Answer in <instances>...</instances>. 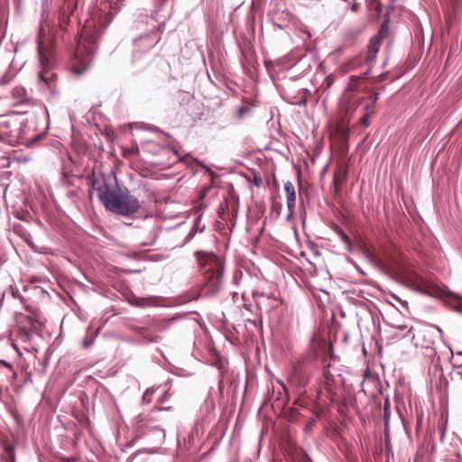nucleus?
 <instances>
[{"mask_svg": "<svg viewBox=\"0 0 462 462\" xmlns=\"http://www.w3.org/2000/svg\"><path fill=\"white\" fill-rule=\"evenodd\" d=\"M344 383L341 374L335 376L329 370L328 365L323 371V388L326 391L330 402H334L337 396V389L339 384Z\"/></svg>", "mask_w": 462, "mask_h": 462, "instance_id": "9", "label": "nucleus"}, {"mask_svg": "<svg viewBox=\"0 0 462 462\" xmlns=\"http://www.w3.org/2000/svg\"><path fill=\"white\" fill-rule=\"evenodd\" d=\"M238 211V199L231 197L226 199L223 204L220 205L218 208V215L222 220H226V212L232 213L234 217H236Z\"/></svg>", "mask_w": 462, "mask_h": 462, "instance_id": "11", "label": "nucleus"}, {"mask_svg": "<svg viewBox=\"0 0 462 462\" xmlns=\"http://www.w3.org/2000/svg\"><path fill=\"white\" fill-rule=\"evenodd\" d=\"M195 255L204 272L205 293L216 294L219 291L223 282L224 263L222 259L212 253L204 251H198Z\"/></svg>", "mask_w": 462, "mask_h": 462, "instance_id": "5", "label": "nucleus"}, {"mask_svg": "<svg viewBox=\"0 0 462 462\" xmlns=\"http://www.w3.org/2000/svg\"><path fill=\"white\" fill-rule=\"evenodd\" d=\"M284 190L286 193L287 207L289 210L288 219H291L294 214L296 204V192L292 182L287 181L284 184Z\"/></svg>", "mask_w": 462, "mask_h": 462, "instance_id": "13", "label": "nucleus"}, {"mask_svg": "<svg viewBox=\"0 0 462 462\" xmlns=\"http://www.w3.org/2000/svg\"><path fill=\"white\" fill-rule=\"evenodd\" d=\"M334 80L333 75H328L325 78L322 86L326 88H329L334 84Z\"/></svg>", "mask_w": 462, "mask_h": 462, "instance_id": "21", "label": "nucleus"}, {"mask_svg": "<svg viewBox=\"0 0 462 462\" xmlns=\"http://www.w3.org/2000/svg\"><path fill=\"white\" fill-rule=\"evenodd\" d=\"M100 37V29L90 24L84 26L81 35L78 40L77 49L74 54L72 70L82 74L91 64L93 55L97 48Z\"/></svg>", "mask_w": 462, "mask_h": 462, "instance_id": "4", "label": "nucleus"}, {"mask_svg": "<svg viewBox=\"0 0 462 462\" xmlns=\"http://www.w3.org/2000/svg\"><path fill=\"white\" fill-rule=\"evenodd\" d=\"M135 43H141V40L136 41Z\"/></svg>", "mask_w": 462, "mask_h": 462, "instance_id": "32", "label": "nucleus"}, {"mask_svg": "<svg viewBox=\"0 0 462 462\" xmlns=\"http://www.w3.org/2000/svg\"><path fill=\"white\" fill-rule=\"evenodd\" d=\"M389 35V25L388 23L385 21L382 23L379 32L376 35L372 37L371 39H377L379 42L382 43V41L385 38H387Z\"/></svg>", "mask_w": 462, "mask_h": 462, "instance_id": "17", "label": "nucleus"}, {"mask_svg": "<svg viewBox=\"0 0 462 462\" xmlns=\"http://www.w3.org/2000/svg\"><path fill=\"white\" fill-rule=\"evenodd\" d=\"M381 45L382 43L379 42L377 39L370 40L366 54L364 56L365 65L368 66V69L363 73V77H366L371 72L376 54L378 53Z\"/></svg>", "mask_w": 462, "mask_h": 462, "instance_id": "10", "label": "nucleus"}, {"mask_svg": "<svg viewBox=\"0 0 462 462\" xmlns=\"http://www.w3.org/2000/svg\"><path fill=\"white\" fill-rule=\"evenodd\" d=\"M151 153V159L146 161V164L149 163L160 170L170 168L180 161H185V156L174 148L161 147L157 152Z\"/></svg>", "mask_w": 462, "mask_h": 462, "instance_id": "6", "label": "nucleus"}, {"mask_svg": "<svg viewBox=\"0 0 462 462\" xmlns=\"http://www.w3.org/2000/svg\"><path fill=\"white\" fill-rule=\"evenodd\" d=\"M88 185L89 198L91 199L93 192L97 191L100 202L113 213L127 216L140 208L138 199L130 195L127 189L119 186L114 171L107 174L93 172L88 179Z\"/></svg>", "mask_w": 462, "mask_h": 462, "instance_id": "1", "label": "nucleus"}, {"mask_svg": "<svg viewBox=\"0 0 462 462\" xmlns=\"http://www.w3.org/2000/svg\"><path fill=\"white\" fill-rule=\"evenodd\" d=\"M9 462H14V457H11L10 461Z\"/></svg>", "mask_w": 462, "mask_h": 462, "instance_id": "31", "label": "nucleus"}, {"mask_svg": "<svg viewBox=\"0 0 462 462\" xmlns=\"http://www.w3.org/2000/svg\"><path fill=\"white\" fill-rule=\"evenodd\" d=\"M24 319L26 321V325L29 327V328H34L35 327V323H38V324H42L37 318H32V317H29V316H26L24 317Z\"/></svg>", "mask_w": 462, "mask_h": 462, "instance_id": "20", "label": "nucleus"}, {"mask_svg": "<svg viewBox=\"0 0 462 462\" xmlns=\"http://www.w3.org/2000/svg\"><path fill=\"white\" fill-rule=\"evenodd\" d=\"M367 255L382 265L401 273L404 282L411 288L426 291L429 282L417 273L406 269V261L401 251L392 243L382 244L378 248L367 250Z\"/></svg>", "mask_w": 462, "mask_h": 462, "instance_id": "2", "label": "nucleus"}, {"mask_svg": "<svg viewBox=\"0 0 462 462\" xmlns=\"http://www.w3.org/2000/svg\"><path fill=\"white\" fill-rule=\"evenodd\" d=\"M22 139V126L17 120L3 119L0 122V141L11 145L18 143Z\"/></svg>", "mask_w": 462, "mask_h": 462, "instance_id": "8", "label": "nucleus"}, {"mask_svg": "<svg viewBox=\"0 0 462 462\" xmlns=\"http://www.w3.org/2000/svg\"><path fill=\"white\" fill-rule=\"evenodd\" d=\"M363 77V74L361 76H351L349 78V82L347 84V87L346 88V92L344 94V97H342V109H345V113L347 114L349 109L347 107H345L344 102L345 101H350L353 97L350 92H355L359 88V80Z\"/></svg>", "mask_w": 462, "mask_h": 462, "instance_id": "14", "label": "nucleus"}, {"mask_svg": "<svg viewBox=\"0 0 462 462\" xmlns=\"http://www.w3.org/2000/svg\"><path fill=\"white\" fill-rule=\"evenodd\" d=\"M389 408H390L389 401L386 400L384 402V416H385V418L388 416Z\"/></svg>", "mask_w": 462, "mask_h": 462, "instance_id": "25", "label": "nucleus"}, {"mask_svg": "<svg viewBox=\"0 0 462 462\" xmlns=\"http://www.w3.org/2000/svg\"><path fill=\"white\" fill-rule=\"evenodd\" d=\"M365 64V62L364 60V55H358L352 58L347 62L344 63L341 66V69L343 70L344 73H348L352 70L361 68Z\"/></svg>", "mask_w": 462, "mask_h": 462, "instance_id": "15", "label": "nucleus"}, {"mask_svg": "<svg viewBox=\"0 0 462 462\" xmlns=\"http://www.w3.org/2000/svg\"><path fill=\"white\" fill-rule=\"evenodd\" d=\"M158 432H159V434H160V437H161L162 439H164V438H165V433H164V431H163L162 430H158Z\"/></svg>", "mask_w": 462, "mask_h": 462, "instance_id": "28", "label": "nucleus"}, {"mask_svg": "<svg viewBox=\"0 0 462 462\" xmlns=\"http://www.w3.org/2000/svg\"><path fill=\"white\" fill-rule=\"evenodd\" d=\"M13 160L16 161L17 162H23L26 163L30 161V157L24 154H14Z\"/></svg>", "mask_w": 462, "mask_h": 462, "instance_id": "19", "label": "nucleus"}, {"mask_svg": "<svg viewBox=\"0 0 462 462\" xmlns=\"http://www.w3.org/2000/svg\"><path fill=\"white\" fill-rule=\"evenodd\" d=\"M70 18L68 14H61L60 15V30L63 32V33H69V30Z\"/></svg>", "mask_w": 462, "mask_h": 462, "instance_id": "18", "label": "nucleus"}, {"mask_svg": "<svg viewBox=\"0 0 462 462\" xmlns=\"http://www.w3.org/2000/svg\"><path fill=\"white\" fill-rule=\"evenodd\" d=\"M410 333H412V342L416 347H420L430 351L429 356L435 354V339L437 332L430 326H421L418 328H411Z\"/></svg>", "mask_w": 462, "mask_h": 462, "instance_id": "7", "label": "nucleus"}, {"mask_svg": "<svg viewBox=\"0 0 462 462\" xmlns=\"http://www.w3.org/2000/svg\"><path fill=\"white\" fill-rule=\"evenodd\" d=\"M370 98H371V100H372V106L370 107L369 106H366V109H367V110L372 109V108L374 106V105H375L376 101H377V100H378V98H379V93H373V94L370 96Z\"/></svg>", "mask_w": 462, "mask_h": 462, "instance_id": "23", "label": "nucleus"}, {"mask_svg": "<svg viewBox=\"0 0 462 462\" xmlns=\"http://www.w3.org/2000/svg\"><path fill=\"white\" fill-rule=\"evenodd\" d=\"M347 176V168L346 166H340L334 173V188L335 192L338 193L340 190V187L346 181Z\"/></svg>", "mask_w": 462, "mask_h": 462, "instance_id": "16", "label": "nucleus"}, {"mask_svg": "<svg viewBox=\"0 0 462 462\" xmlns=\"http://www.w3.org/2000/svg\"><path fill=\"white\" fill-rule=\"evenodd\" d=\"M153 256H154L153 254H148V253L146 252L145 259H146V261H147V260H152V259H153Z\"/></svg>", "mask_w": 462, "mask_h": 462, "instance_id": "27", "label": "nucleus"}, {"mask_svg": "<svg viewBox=\"0 0 462 462\" xmlns=\"http://www.w3.org/2000/svg\"><path fill=\"white\" fill-rule=\"evenodd\" d=\"M152 391V389H146V392H145L146 396H147L148 394H150V393H151Z\"/></svg>", "mask_w": 462, "mask_h": 462, "instance_id": "29", "label": "nucleus"}, {"mask_svg": "<svg viewBox=\"0 0 462 462\" xmlns=\"http://www.w3.org/2000/svg\"><path fill=\"white\" fill-rule=\"evenodd\" d=\"M370 114V112H366L360 119V123L365 127L369 125Z\"/></svg>", "mask_w": 462, "mask_h": 462, "instance_id": "22", "label": "nucleus"}, {"mask_svg": "<svg viewBox=\"0 0 462 462\" xmlns=\"http://www.w3.org/2000/svg\"><path fill=\"white\" fill-rule=\"evenodd\" d=\"M92 344H93V339L88 340V339H87V338H86V339H84V341H83V346H84V347H86V348H88V347L91 346H92Z\"/></svg>", "mask_w": 462, "mask_h": 462, "instance_id": "26", "label": "nucleus"}, {"mask_svg": "<svg viewBox=\"0 0 462 462\" xmlns=\"http://www.w3.org/2000/svg\"><path fill=\"white\" fill-rule=\"evenodd\" d=\"M37 56L39 71L37 83L43 91L56 92L58 76L54 71L56 66V53L54 40L47 35L42 25L37 35Z\"/></svg>", "mask_w": 462, "mask_h": 462, "instance_id": "3", "label": "nucleus"}, {"mask_svg": "<svg viewBox=\"0 0 462 462\" xmlns=\"http://www.w3.org/2000/svg\"><path fill=\"white\" fill-rule=\"evenodd\" d=\"M134 60H141L142 58L141 57H138V58H134Z\"/></svg>", "mask_w": 462, "mask_h": 462, "instance_id": "30", "label": "nucleus"}, {"mask_svg": "<svg viewBox=\"0 0 462 462\" xmlns=\"http://www.w3.org/2000/svg\"><path fill=\"white\" fill-rule=\"evenodd\" d=\"M11 96L14 101V105L32 106L34 104L24 87L17 86L14 88Z\"/></svg>", "mask_w": 462, "mask_h": 462, "instance_id": "12", "label": "nucleus"}, {"mask_svg": "<svg viewBox=\"0 0 462 462\" xmlns=\"http://www.w3.org/2000/svg\"><path fill=\"white\" fill-rule=\"evenodd\" d=\"M248 111V108L245 106H241L237 111V116L239 117L243 116L246 112Z\"/></svg>", "mask_w": 462, "mask_h": 462, "instance_id": "24", "label": "nucleus"}]
</instances>
